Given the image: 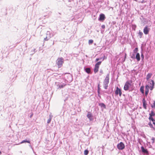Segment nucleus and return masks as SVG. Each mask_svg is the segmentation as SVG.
Here are the masks:
<instances>
[{
	"instance_id": "obj_1",
	"label": "nucleus",
	"mask_w": 155,
	"mask_h": 155,
	"mask_svg": "<svg viewBox=\"0 0 155 155\" xmlns=\"http://www.w3.org/2000/svg\"><path fill=\"white\" fill-rule=\"evenodd\" d=\"M134 87V84L132 83V81H128L126 82L124 86V90L127 91L128 90L130 89H131V91L133 90V87Z\"/></svg>"
},
{
	"instance_id": "obj_2",
	"label": "nucleus",
	"mask_w": 155,
	"mask_h": 155,
	"mask_svg": "<svg viewBox=\"0 0 155 155\" xmlns=\"http://www.w3.org/2000/svg\"><path fill=\"white\" fill-rule=\"evenodd\" d=\"M64 62V59L62 57L58 58L56 61V64L58 65V68L62 66Z\"/></svg>"
},
{
	"instance_id": "obj_3",
	"label": "nucleus",
	"mask_w": 155,
	"mask_h": 155,
	"mask_svg": "<svg viewBox=\"0 0 155 155\" xmlns=\"http://www.w3.org/2000/svg\"><path fill=\"white\" fill-rule=\"evenodd\" d=\"M101 61H99L97 63L95 64V67L94 69V71L95 73H96L98 71L99 66L101 64Z\"/></svg>"
},
{
	"instance_id": "obj_4",
	"label": "nucleus",
	"mask_w": 155,
	"mask_h": 155,
	"mask_svg": "<svg viewBox=\"0 0 155 155\" xmlns=\"http://www.w3.org/2000/svg\"><path fill=\"white\" fill-rule=\"evenodd\" d=\"M117 147L118 149L120 150H122L124 149L125 148V145L124 143L122 142H120L119 143H118L117 145Z\"/></svg>"
},
{
	"instance_id": "obj_5",
	"label": "nucleus",
	"mask_w": 155,
	"mask_h": 155,
	"mask_svg": "<svg viewBox=\"0 0 155 155\" xmlns=\"http://www.w3.org/2000/svg\"><path fill=\"white\" fill-rule=\"evenodd\" d=\"M115 94L116 95H118L119 94V96L120 97L122 94L121 89L117 87L115 91Z\"/></svg>"
},
{
	"instance_id": "obj_6",
	"label": "nucleus",
	"mask_w": 155,
	"mask_h": 155,
	"mask_svg": "<svg viewBox=\"0 0 155 155\" xmlns=\"http://www.w3.org/2000/svg\"><path fill=\"white\" fill-rule=\"evenodd\" d=\"M150 85V89L151 90H152L154 88V82L153 81L151 80L149 81L148 82Z\"/></svg>"
},
{
	"instance_id": "obj_7",
	"label": "nucleus",
	"mask_w": 155,
	"mask_h": 155,
	"mask_svg": "<svg viewBox=\"0 0 155 155\" xmlns=\"http://www.w3.org/2000/svg\"><path fill=\"white\" fill-rule=\"evenodd\" d=\"M150 29L148 28V26H146L143 29V32L145 35H147L148 34Z\"/></svg>"
},
{
	"instance_id": "obj_8",
	"label": "nucleus",
	"mask_w": 155,
	"mask_h": 155,
	"mask_svg": "<svg viewBox=\"0 0 155 155\" xmlns=\"http://www.w3.org/2000/svg\"><path fill=\"white\" fill-rule=\"evenodd\" d=\"M109 74H107L106 76V77L104 81V84H108L109 82Z\"/></svg>"
},
{
	"instance_id": "obj_9",
	"label": "nucleus",
	"mask_w": 155,
	"mask_h": 155,
	"mask_svg": "<svg viewBox=\"0 0 155 155\" xmlns=\"http://www.w3.org/2000/svg\"><path fill=\"white\" fill-rule=\"evenodd\" d=\"M105 18V15L103 14H101L99 15V20L100 21H104Z\"/></svg>"
},
{
	"instance_id": "obj_10",
	"label": "nucleus",
	"mask_w": 155,
	"mask_h": 155,
	"mask_svg": "<svg viewBox=\"0 0 155 155\" xmlns=\"http://www.w3.org/2000/svg\"><path fill=\"white\" fill-rule=\"evenodd\" d=\"M87 117L90 120H93V116L92 114L89 112H88L87 115Z\"/></svg>"
},
{
	"instance_id": "obj_11",
	"label": "nucleus",
	"mask_w": 155,
	"mask_h": 155,
	"mask_svg": "<svg viewBox=\"0 0 155 155\" xmlns=\"http://www.w3.org/2000/svg\"><path fill=\"white\" fill-rule=\"evenodd\" d=\"M150 87L149 85H147L145 87V94L147 96L149 92V89Z\"/></svg>"
},
{
	"instance_id": "obj_12",
	"label": "nucleus",
	"mask_w": 155,
	"mask_h": 155,
	"mask_svg": "<svg viewBox=\"0 0 155 155\" xmlns=\"http://www.w3.org/2000/svg\"><path fill=\"white\" fill-rule=\"evenodd\" d=\"M142 101H143V108L145 109H147V107H146L147 104L146 103V100L144 98L143 99Z\"/></svg>"
},
{
	"instance_id": "obj_13",
	"label": "nucleus",
	"mask_w": 155,
	"mask_h": 155,
	"mask_svg": "<svg viewBox=\"0 0 155 155\" xmlns=\"http://www.w3.org/2000/svg\"><path fill=\"white\" fill-rule=\"evenodd\" d=\"M66 84H63L61 85H58L57 86L58 87V88L61 89L63 88L64 86L66 85Z\"/></svg>"
},
{
	"instance_id": "obj_14",
	"label": "nucleus",
	"mask_w": 155,
	"mask_h": 155,
	"mask_svg": "<svg viewBox=\"0 0 155 155\" xmlns=\"http://www.w3.org/2000/svg\"><path fill=\"white\" fill-rule=\"evenodd\" d=\"M136 58L137 59L138 61H139L140 60V55L139 53H137L136 56Z\"/></svg>"
},
{
	"instance_id": "obj_15",
	"label": "nucleus",
	"mask_w": 155,
	"mask_h": 155,
	"mask_svg": "<svg viewBox=\"0 0 155 155\" xmlns=\"http://www.w3.org/2000/svg\"><path fill=\"white\" fill-rule=\"evenodd\" d=\"M152 74L151 73H149L148 74L147 76L146 77V79L147 80H148L149 79H150L152 76Z\"/></svg>"
},
{
	"instance_id": "obj_16",
	"label": "nucleus",
	"mask_w": 155,
	"mask_h": 155,
	"mask_svg": "<svg viewBox=\"0 0 155 155\" xmlns=\"http://www.w3.org/2000/svg\"><path fill=\"white\" fill-rule=\"evenodd\" d=\"M30 143V141L29 140H22L21 143Z\"/></svg>"
},
{
	"instance_id": "obj_17",
	"label": "nucleus",
	"mask_w": 155,
	"mask_h": 155,
	"mask_svg": "<svg viewBox=\"0 0 155 155\" xmlns=\"http://www.w3.org/2000/svg\"><path fill=\"white\" fill-rule=\"evenodd\" d=\"M141 149L142 150V151L143 153H147L148 151L146 149H145L143 147H141Z\"/></svg>"
},
{
	"instance_id": "obj_18",
	"label": "nucleus",
	"mask_w": 155,
	"mask_h": 155,
	"mask_svg": "<svg viewBox=\"0 0 155 155\" xmlns=\"http://www.w3.org/2000/svg\"><path fill=\"white\" fill-rule=\"evenodd\" d=\"M138 34L139 38H141L142 37V35H143V33L142 31H140V30L138 33Z\"/></svg>"
},
{
	"instance_id": "obj_19",
	"label": "nucleus",
	"mask_w": 155,
	"mask_h": 155,
	"mask_svg": "<svg viewBox=\"0 0 155 155\" xmlns=\"http://www.w3.org/2000/svg\"><path fill=\"white\" fill-rule=\"evenodd\" d=\"M140 91L143 94H144V87L143 86H141L140 87Z\"/></svg>"
},
{
	"instance_id": "obj_20",
	"label": "nucleus",
	"mask_w": 155,
	"mask_h": 155,
	"mask_svg": "<svg viewBox=\"0 0 155 155\" xmlns=\"http://www.w3.org/2000/svg\"><path fill=\"white\" fill-rule=\"evenodd\" d=\"M86 72L89 74L91 72V69L89 68H87L85 69Z\"/></svg>"
},
{
	"instance_id": "obj_21",
	"label": "nucleus",
	"mask_w": 155,
	"mask_h": 155,
	"mask_svg": "<svg viewBox=\"0 0 155 155\" xmlns=\"http://www.w3.org/2000/svg\"><path fill=\"white\" fill-rule=\"evenodd\" d=\"M150 116L152 117L155 115V113L153 111H151V113L149 114Z\"/></svg>"
},
{
	"instance_id": "obj_22",
	"label": "nucleus",
	"mask_w": 155,
	"mask_h": 155,
	"mask_svg": "<svg viewBox=\"0 0 155 155\" xmlns=\"http://www.w3.org/2000/svg\"><path fill=\"white\" fill-rule=\"evenodd\" d=\"M89 153V151L88 150H86L84 151V155H87Z\"/></svg>"
},
{
	"instance_id": "obj_23",
	"label": "nucleus",
	"mask_w": 155,
	"mask_h": 155,
	"mask_svg": "<svg viewBox=\"0 0 155 155\" xmlns=\"http://www.w3.org/2000/svg\"><path fill=\"white\" fill-rule=\"evenodd\" d=\"M149 120H152L153 122L155 121V120L152 117L149 116Z\"/></svg>"
},
{
	"instance_id": "obj_24",
	"label": "nucleus",
	"mask_w": 155,
	"mask_h": 155,
	"mask_svg": "<svg viewBox=\"0 0 155 155\" xmlns=\"http://www.w3.org/2000/svg\"><path fill=\"white\" fill-rule=\"evenodd\" d=\"M51 119H52V117L51 116H50L49 118V119H48L47 120V123L48 124L49 123L51 122Z\"/></svg>"
},
{
	"instance_id": "obj_25",
	"label": "nucleus",
	"mask_w": 155,
	"mask_h": 155,
	"mask_svg": "<svg viewBox=\"0 0 155 155\" xmlns=\"http://www.w3.org/2000/svg\"><path fill=\"white\" fill-rule=\"evenodd\" d=\"M104 84V87L105 89H107V87H108V84Z\"/></svg>"
},
{
	"instance_id": "obj_26",
	"label": "nucleus",
	"mask_w": 155,
	"mask_h": 155,
	"mask_svg": "<svg viewBox=\"0 0 155 155\" xmlns=\"http://www.w3.org/2000/svg\"><path fill=\"white\" fill-rule=\"evenodd\" d=\"M151 142L152 143H154V140H155V138L154 137H153L151 139Z\"/></svg>"
},
{
	"instance_id": "obj_27",
	"label": "nucleus",
	"mask_w": 155,
	"mask_h": 155,
	"mask_svg": "<svg viewBox=\"0 0 155 155\" xmlns=\"http://www.w3.org/2000/svg\"><path fill=\"white\" fill-rule=\"evenodd\" d=\"M151 107L152 108H154L155 107V101H154L153 104L151 105Z\"/></svg>"
},
{
	"instance_id": "obj_28",
	"label": "nucleus",
	"mask_w": 155,
	"mask_h": 155,
	"mask_svg": "<svg viewBox=\"0 0 155 155\" xmlns=\"http://www.w3.org/2000/svg\"><path fill=\"white\" fill-rule=\"evenodd\" d=\"M88 42L89 44H92L93 42V41L92 40H89Z\"/></svg>"
},
{
	"instance_id": "obj_29",
	"label": "nucleus",
	"mask_w": 155,
	"mask_h": 155,
	"mask_svg": "<svg viewBox=\"0 0 155 155\" xmlns=\"http://www.w3.org/2000/svg\"><path fill=\"white\" fill-rule=\"evenodd\" d=\"M138 51V49L137 48H136L134 50V53L137 52Z\"/></svg>"
},
{
	"instance_id": "obj_30",
	"label": "nucleus",
	"mask_w": 155,
	"mask_h": 155,
	"mask_svg": "<svg viewBox=\"0 0 155 155\" xmlns=\"http://www.w3.org/2000/svg\"><path fill=\"white\" fill-rule=\"evenodd\" d=\"M148 125L150 126V127H152L153 126V125H152V124H151V122L149 123L148 124Z\"/></svg>"
},
{
	"instance_id": "obj_31",
	"label": "nucleus",
	"mask_w": 155,
	"mask_h": 155,
	"mask_svg": "<svg viewBox=\"0 0 155 155\" xmlns=\"http://www.w3.org/2000/svg\"><path fill=\"white\" fill-rule=\"evenodd\" d=\"M131 58L133 59H134L135 58V55L133 54V55L131 56Z\"/></svg>"
},
{
	"instance_id": "obj_32",
	"label": "nucleus",
	"mask_w": 155,
	"mask_h": 155,
	"mask_svg": "<svg viewBox=\"0 0 155 155\" xmlns=\"http://www.w3.org/2000/svg\"><path fill=\"white\" fill-rule=\"evenodd\" d=\"M101 27L102 28H105V26L104 25H102L101 26Z\"/></svg>"
},
{
	"instance_id": "obj_33",
	"label": "nucleus",
	"mask_w": 155,
	"mask_h": 155,
	"mask_svg": "<svg viewBox=\"0 0 155 155\" xmlns=\"http://www.w3.org/2000/svg\"><path fill=\"white\" fill-rule=\"evenodd\" d=\"M101 104L102 105V106L105 107V105L103 104V103H102Z\"/></svg>"
},
{
	"instance_id": "obj_34",
	"label": "nucleus",
	"mask_w": 155,
	"mask_h": 155,
	"mask_svg": "<svg viewBox=\"0 0 155 155\" xmlns=\"http://www.w3.org/2000/svg\"><path fill=\"white\" fill-rule=\"evenodd\" d=\"M100 59H99V58H96V60H95V61L97 62V61H99Z\"/></svg>"
},
{
	"instance_id": "obj_35",
	"label": "nucleus",
	"mask_w": 155,
	"mask_h": 155,
	"mask_svg": "<svg viewBox=\"0 0 155 155\" xmlns=\"http://www.w3.org/2000/svg\"><path fill=\"white\" fill-rule=\"evenodd\" d=\"M33 115V114L31 113V114L29 116L30 118H31L32 117Z\"/></svg>"
},
{
	"instance_id": "obj_36",
	"label": "nucleus",
	"mask_w": 155,
	"mask_h": 155,
	"mask_svg": "<svg viewBox=\"0 0 155 155\" xmlns=\"http://www.w3.org/2000/svg\"><path fill=\"white\" fill-rule=\"evenodd\" d=\"M29 146L31 148H32V146L31 145V144H30L29 145Z\"/></svg>"
},
{
	"instance_id": "obj_37",
	"label": "nucleus",
	"mask_w": 155,
	"mask_h": 155,
	"mask_svg": "<svg viewBox=\"0 0 155 155\" xmlns=\"http://www.w3.org/2000/svg\"><path fill=\"white\" fill-rule=\"evenodd\" d=\"M126 55H127V54H126L125 53V59H124V60H125V59L126 58Z\"/></svg>"
},
{
	"instance_id": "obj_38",
	"label": "nucleus",
	"mask_w": 155,
	"mask_h": 155,
	"mask_svg": "<svg viewBox=\"0 0 155 155\" xmlns=\"http://www.w3.org/2000/svg\"><path fill=\"white\" fill-rule=\"evenodd\" d=\"M45 40H46V41H47V40H48V39H47V37H46V38H45Z\"/></svg>"
},
{
	"instance_id": "obj_39",
	"label": "nucleus",
	"mask_w": 155,
	"mask_h": 155,
	"mask_svg": "<svg viewBox=\"0 0 155 155\" xmlns=\"http://www.w3.org/2000/svg\"><path fill=\"white\" fill-rule=\"evenodd\" d=\"M153 124L155 125V121L153 122Z\"/></svg>"
},
{
	"instance_id": "obj_40",
	"label": "nucleus",
	"mask_w": 155,
	"mask_h": 155,
	"mask_svg": "<svg viewBox=\"0 0 155 155\" xmlns=\"http://www.w3.org/2000/svg\"><path fill=\"white\" fill-rule=\"evenodd\" d=\"M35 50H36V49H34V52H35Z\"/></svg>"
},
{
	"instance_id": "obj_41",
	"label": "nucleus",
	"mask_w": 155,
	"mask_h": 155,
	"mask_svg": "<svg viewBox=\"0 0 155 155\" xmlns=\"http://www.w3.org/2000/svg\"><path fill=\"white\" fill-rule=\"evenodd\" d=\"M1 153H2V152L0 150V155L1 154Z\"/></svg>"
},
{
	"instance_id": "obj_42",
	"label": "nucleus",
	"mask_w": 155,
	"mask_h": 155,
	"mask_svg": "<svg viewBox=\"0 0 155 155\" xmlns=\"http://www.w3.org/2000/svg\"><path fill=\"white\" fill-rule=\"evenodd\" d=\"M141 56L142 57H143V54H142Z\"/></svg>"
},
{
	"instance_id": "obj_43",
	"label": "nucleus",
	"mask_w": 155,
	"mask_h": 155,
	"mask_svg": "<svg viewBox=\"0 0 155 155\" xmlns=\"http://www.w3.org/2000/svg\"><path fill=\"white\" fill-rule=\"evenodd\" d=\"M141 56L142 57H143V54H142Z\"/></svg>"
}]
</instances>
